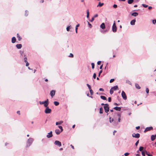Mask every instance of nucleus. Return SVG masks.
Listing matches in <instances>:
<instances>
[{
	"instance_id": "obj_31",
	"label": "nucleus",
	"mask_w": 156,
	"mask_h": 156,
	"mask_svg": "<svg viewBox=\"0 0 156 156\" xmlns=\"http://www.w3.org/2000/svg\"><path fill=\"white\" fill-rule=\"evenodd\" d=\"M89 10L87 9V18H88L89 17Z\"/></svg>"
},
{
	"instance_id": "obj_58",
	"label": "nucleus",
	"mask_w": 156,
	"mask_h": 156,
	"mask_svg": "<svg viewBox=\"0 0 156 156\" xmlns=\"http://www.w3.org/2000/svg\"><path fill=\"white\" fill-rule=\"evenodd\" d=\"M94 17H92L91 19L90 20L91 22H92L94 20Z\"/></svg>"
},
{
	"instance_id": "obj_62",
	"label": "nucleus",
	"mask_w": 156,
	"mask_h": 156,
	"mask_svg": "<svg viewBox=\"0 0 156 156\" xmlns=\"http://www.w3.org/2000/svg\"><path fill=\"white\" fill-rule=\"evenodd\" d=\"M139 143V140H138L137 141H136V144H135V145L137 146L138 144Z\"/></svg>"
},
{
	"instance_id": "obj_12",
	"label": "nucleus",
	"mask_w": 156,
	"mask_h": 156,
	"mask_svg": "<svg viewBox=\"0 0 156 156\" xmlns=\"http://www.w3.org/2000/svg\"><path fill=\"white\" fill-rule=\"evenodd\" d=\"M152 129H153V127L152 126L147 127L144 130V132H145L146 131H150Z\"/></svg>"
},
{
	"instance_id": "obj_35",
	"label": "nucleus",
	"mask_w": 156,
	"mask_h": 156,
	"mask_svg": "<svg viewBox=\"0 0 156 156\" xmlns=\"http://www.w3.org/2000/svg\"><path fill=\"white\" fill-rule=\"evenodd\" d=\"M152 23L154 24H156V20H153Z\"/></svg>"
},
{
	"instance_id": "obj_55",
	"label": "nucleus",
	"mask_w": 156,
	"mask_h": 156,
	"mask_svg": "<svg viewBox=\"0 0 156 156\" xmlns=\"http://www.w3.org/2000/svg\"><path fill=\"white\" fill-rule=\"evenodd\" d=\"M23 53V51H20V53L21 55H22V54Z\"/></svg>"
},
{
	"instance_id": "obj_64",
	"label": "nucleus",
	"mask_w": 156,
	"mask_h": 156,
	"mask_svg": "<svg viewBox=\"0 0 156 156\" xmlns=\"http://www.w3.org/2000/svg\"><path fill=\"white\" fill-rule=\"evenodd\" d=\"M17 114H19V115H20V112L19 111H17Z\"/></svg>"
},
{
	"instance_id": "obj_42",
	"label": "nucleus",
	"mask_w": 156,
	"mask_h": 156,
	"mask_svg": "<svg viewBox=\"0 0 156 156\" xmlns=\"http://www.w3.org/2000/svg\"><path fill=\"white\" fill-rule=\"evenodd\" d=\"M126 82L130 85H131V82L128 80H127L126 81Z\"/></svg>"
},
{
	"instance_id": "obj_29",
	"label": "nucleus",
	"mask_w": 156,
	"mask_h": 156,
	"mask_svg": "<svg viewBox=\"0 0 156 156\" xmlns=\"http://www.w3.org/2000/svg\"><path fill=\"white\" fill-rule=\"evenodd\" d=\"M103 112V109L102 107H101L100 108L99 113L100 114H102Z\"/></svg>"
},
{
	"instance_id": "obj_47",
	"label": "nucleus",
	"mask_w": 156,
	"mask_h": 156,
	"mask_svg": "<svg viewBox=\"0 0 156 156\" xmlns=\"http://www.w3.org/2000/svg\"><path fill=\"white\" fill-rule=\"evenodd\" d=\"M80 26V25L79 24H77L76 26V27H75V29H76V30H77V29H78V27H79Z\"/></svg>"
},
{
	"instance_id": "obj_20",
	"label": "nucleus",
	"mask_w": 156,
	"mask_h": 156,
	"mask_svg": "<svg viewBox=\"0 0 156 156\" xmlns=\"http://www.w3.org/2000/svg\"><path fill=\"white\" fill-rule=\"evenodd\" d=\"M135 86L136 88L138 89H139L140 88V86L139 85L136 83L135 84Z\"/></svg>"
},
{
	"instance_id": "obj_56",
	"label": "nucleus",
	"mask_w": 156,
	"mask_h": 156,
	"mask_svg": "<svg viewBox=\"0 0 156 156\" xmlns=\"http://www.w3.org/2000/svg\"><path fill=\"white\" fill-rule=\"evenodd\" d=\"M108 101L109 102H111V98L110 97H109L108 98Z\"/></svg>"
},
{
	"instance_id": "obj_23",
	"label": "nucleus",
	"mask_w": 156,
	"mask_h": 156,
	"mask_svg": "<svg viewBox=\"0 0 156 156\" xmlns=\"http://www.w3.org/2000/svg\"><path fill=\"white\" fill-rule=\"evenodd\" d=\"M63 122L62 121H60L56 122V125H61L62 123H63Z\"/></svg>"
},
{
	"instance_id": "obj_32",
	"label": "nucleus",
	"mask_w": 156,
	"mask_h": 156,
	"mask_svg": "<svg viewBox=\"0 0 156 156\" xmlns=\"http://www.w3.org/2000/svg\"><path fill=\"white\" fill-rule=\"evenodd\" d=\"M58 127L60 129L61 132H62L63 131L62 127L61 126H58Z\"/></svg>"
},
{
	"instance_id": "obj_38",
	"label": "nucleus",
	"mask_w": 156,
	"mask_h": 156,
	"mask_svg": "<svg viewBox=\"0 0 156 156\" xmlns=\"http://www.w3.org/2000/svg\"><path fill=\"white\" fill-rule=\"evenodd\" d=\"M87 23H88V25L89 26V27L90 28H91L92 27V25L88 21H87Z\"/></svg>"
},
{
	"instance_id": "obj_16",
	"label": "nucleus",
	"mask_w": 156,
	"mask_h": 156,
	"mask_svg": "<svg viewBox=\"0 0 156 156\" xmlns=\"http://www.w3.org/2000/svg\"><path fill=\"white\" fill-rule=\"evenodd\" d=\"M113 109L119 111H120L121 110V108L120 107H115L113 108Z\"/></svg>"
},
{
	"instance_id": "obj_48",
	"label": "nucleus",
	"mask_w": 156,
	"mask_h": 156,
	"mask_svg": "<svg viewBox=\"0 0 156 156\" xmlns=\"http://www.w3.org/2000/svg\"><path fill=\"white\" fill-rule=\"evenodd\" d=\"M102 70H101L99 71V74H98V76H100L101 74L102 73Z\"/></svg>"
},
{
	"instance_id": "obj_14",
	"label": "nucleus",
	"mask_w": 156,
	"mask_h": 156,
	"mask_svg": "<svg viewBox=\"0 0 156 156\" xmlns=\"http://www.w3.org/2000/svg\"><path fill=\"white\" fill-rule=\"evenodd\" d=\"M118 87L117 85L114 86L111 88V89L113 90H115L118 89Z\"/></svg>"
},
{
	"instance_id": "obj_24",
	"label": "nucleus",
	"mask_w": 156,
	"mask_h": 156,
	"mask_svg": "<svg viewBox=\"0 0 156 156\" xmlns=\"http://www.w3.org/2000/svg\"><path fill=\"white\" fill-rule=\"evenodd\" d=\"M155 136L154 135H152L151 136V139L152 141H154L155 139Z\"/></svg>"
},
{
	"instance_id": "obj_15",
	"label": "nucleus",
	"mask_w": 156,
	"mask_h": 156,
	"mask_svg": "<svg viewBox=\"0 0 156 156\" xmlns=\"http://www.w3.org/2000/svg\"><path fill=\"white\" fill-rule=\"evenodd\" d=\"M55 133L57 135L59 134L61 132V131H60L59 129H56L55 130Z\"/></svg>"
},
{
	"instance_id": "obj_61",
	"label": "nucleus",
	"mask_w": 156,
	"mask_h": 156,
	"mask_svg": "<svg viewBox=\"0 0 156 156\" xmlns=\"http://www.w3.org/2000/svg\"><path fill=\"white\" fill-rule=\"evenodd\" d=\"M98 16V15L97 14H95L94 16L93 17L94 18H96V17H97Z\"/></svg>"
},
{
	"instance_id": "obj_22",
	"label": "nucleus",
	"mask_w": 156,
	"mask_h": 156,
	"mask_svg": "<svg viewBox=\"0 0 156 156\" xmlns=\"http://www.w3.org/2000/svg\"><path fill=\"white\" fill-rule=\"evenodd\" d=\"M138 14L136 12H134L132 13L131 15L134 16H138Z\"/></svg>"
},
{
	"instance_id": "obj_50",
	"label": "nucleus",
	"mask_w": 156,
	"mask_h": 156,
	"mask_svg": "<svg viewBox=\"0 0 156 156\" xmlns=\"http://www.w3.org/2000/svg\"><path fill=\"white\" fill-rule=\"evenodd\" d=\"M114 80V79H111L110 80V83H112V82H113Z\"/></svg>"
},
{
	"instance_id": "obj_17",
	"label": "nucleus",
	"mask_w": 156,
	"mask_h": 156,
	"mask_svg": "<svg viewBox=\"0 0 156 156\" xmlns=\"http://www.w3.org/2000/svg\"><path fill=\"white\" fill-rule=\"evenodd\" d=\"M136 22L135 19H134L131 20L130 22V24L132 25H134Z\"/></svg>"
},
{
	"instance_id": "obj_1",
	"label": "nucleus",
	"mask_w": 156,
	"mask_h": 156,
	"mask_svg": "<svg viewBox=\"0 0 156 156\" xmlns=\"http://www.w3.org/2000/svg\"><path fill=\"white\" fill-rule=\"evenodd\" d=\"M34 141V139L33 138L30 137L28 139L27 141L26 147H28L30 146L32 144Z\"/></svg>"
},
{
	"instance_id": "obj_6",
	"label": "nucleus",
	"mask_w": 156,
	"mask_h": 156,
	"mask_svg": "<svg viewBox=\"0 0 156 156\" xmlns=\"http://www.w3.org/2000/svg\"><path fill=\"white\" fill-rule=\"evenodd\" d=\"M55 90H52L51 91L50 95L52 98H53L55 95Z\"/></svg>"
},
{
	"instance_id": "obj_39",
	"label": "nucleus",
	"mask_w": 156,
	"mask_h": 156,
	"mask_svg": "<svg viewBox=\"0 0 156 156\" xmlns=\"http://www.w3.org/2000/svg\"><path fill=\"white\" fill-rule=\"evenodd\" d=\"M87 87H88V88L89 89V90H90V89H91V86L90 85H89L88 84H87Z\"/></svg>"
},
{
	"instance_id": "obj_54",
	"label": "nucleus",
	"mask_w": 156,
	"mask_h": 156,
	"mask_svg": "<svg viewBox=\"0 0 156 156\" xmlns=\"http://www.w3.org/2000/svg\"><path fill=\"white\" fill-rule=\"evenodd\" d=\"M25 63H26V66H28L29 65V63L27 62Z\"/></svg>"
},
{
	"instance_id": "obj_26",
	"label": "nucleus",
	"mask_w": 156,
	"mask_h": 156,
	"mask_svg": "<svg viewBox=\"0 0 156 156\" xmlns=\"http://www.w3.org/2000/svg\"><path fill=\"white\" fill-rule=\"evenodd\" d=\"M54 104L55 106H58L59 105V103L58 101H55L54 102Z\"/></svg>"
},
{
	"instance_id": "obj_57",
	"label": "nucleus",
	"mask_w": 156,
	"mask_h": 156,
	"mask_svg": "<svg viewBox=\"0 0 156 156\" xmlns=\"http://www.w3.org/2000/svg\"><path fill=\"white\" fill-rule=\"evenodd\" d=\"M24 62H27V57H25V58H24Z\"/></svg>"
},
{
	"instance_id": "obj_13",
	"label": "nucleus",
	"mask_w": 156,
	"mask_h": 156,
	"mask_svg": "<svg viewBox=\"0 0 156 156\" xmlns=\"http://www.w3.org/2000/svg\"><path fill=\"white\" fill-rule=\"evenodd\" d=\"M100 27L103 29H104L105 28V25L104 23H102L100 26Z\"/></svg>"
},
{
	"instance_id": "obj_46",
	"label": "nucleus",
	"mask_w": 156,
	"mask_h": 156,
	"mask_svg": "<svg viewBox=\"0 0 156 156\" xmlns=\"http://www.w3.org/2000/svg\"><path fill=\"white\" fill-rule=\"evenodd\" d=\"M146 93H147V94H148V93H149V89H148V88H146Z\"/></svg>"
},
{
	"instance_id": "obj_8",
	"label": "nucleus",
	"mask_w": 156,
	"mask_h": 156,
	"mask_svg": "<svg viewBox=\"0 0 156 156\" xmlns=\"http://www.w3.org/2000/svg\"><path fill=\"white\" fill-rule=\"evenodd\" d=\"M53 136L52 132V131H50L49 133H48L47 135V137L48 138H50L52 137Z\"/></svg>"
},
{
	"instance_id": "obj_2",
	"label": "nucleus",
	"mask_w": 156,
	"mask_h": 156,
	"mask_svg": "<svg viewBox=\"0 0 156 156\" xmlns=\"http://www.w3.org/2000/svg\"><path fill=\"white\" fill-rule=\"evenodd\" d=\"M117 27L116 25L115 21H114V23L112 26V30L113 32H116L117 31Z\"/></svg>"
},
{
	"instance_id": "obj_33",
	"label": "nucleus",
	"mask_w": 156,
	"mask_h": 156,
	"mask_svg": "<svg viewBox=\"0 0 156 156\" xmlns=\"http://www.w3.org/2000/svg\"><path fill=\"white\" fill-rule=\"evenodd\" d=\"M113 91L114 90L111 88L110 89V93L111 94H112L113 93Z\"/></svg>"
},
{
	"instance_id": "obj_44",
	"label": "nucleus",
	"mask_w": 156,
	"mask_h": 156,
	"mask_svg": "<svg viewBox=\"0 0 156 156\" xmlns=\"http://www.w3.org/2000/svg\"><path fill=\"white\" fill-rule=\"evenodd\" d=\"M145 152H146V154L148 156H153L151 154L148 153L146 151H145Z\"/></svg>"
},
{
	"instance_id": "obj_52",
	"label": "nucleus",
	"mask_w": 156,
	"mask_h": 156,
	"mask_svg": "<svg viewBox=\"0 0 156 156\" xmlns=\"http://www.w3.org/2000/svg\"><path fill=\"white\" fill-rule=\"evenodd\" d=\"M129 154V153H126L124 154V155L125 156H127Z\"/></svg>"
},
{
	"instance_id": "obj_25",
	"label": "nucleus",
	"mask_w": 156,
	"mask_h": 156,
	"mask_svg": "<svg viewBox=\"0 0 156 156\" xmlns=\"http://www.w3.org/2000/svg\"><path fill=\"white\" fill-rule=\"evenodd\" d=\"M17 37L18 38V40L19 41H20L21 40L22 38L20 36V35L18 34H17Z\"/></svg>"
},
{
	"instance_id": "obj_43",
	"label": "nucleus",
	"mask_w": 156,
	"mask_h": 156,
	"mask_svg": "<svg viewBox=\"0 0 156 156\" xmlns=\"http://www.w3.org/2000/svg\"><path fill=\"white\" fill-rule=\"evenodd\" d=\"M69 57L73 58V55L72 53H70L69 55Z\"/></svg>"
},
{
	"instance_id": "obj_21",
	"label": "nucleus",
	"mask_w": 156,
	"mask_h": 156,
	"mask_svg": "<svg viewBox=\"0 0 156 156\" xmlns=\"http://www.w3.org/2000/svg\"><path fill=\"white\" fill-rule=\"evenodd\" d=\"M16 39L15 37H13L12 39V43H14L15 42Z\"/></svg>"
},
{
	"instance_id": "obj_45",
	"label": "nucleus",
	"mask_w": 156,
	"mask_h": 156,
	"mask_svg": "<svg viewBox=\"0 0 156 156\" xmlns=\"http://www.w3.org/2000/svg\"><path fill=\"white\" fill-rule=\"evenodd\" d=\"M90 94L92 95L93 94V91L91 89L89 90Z\"/></svg>"
},
{
	"instance_id": "obj_37",
	"label": "nucleus",
	"mask_w": 156,
	"mask_h": 156,
	"mask_svg": "<svg viewBox=\"0 0 156 156\" xmlns=\"http://www.w3.org/2000/svg\"><path fill=\"white\" fill-rule=\"evenodd\" d=\"M92 65V68L94 69V63H92L91 64Z\"/></svg>"
},
{
	"instance_id": "obj_3",
	"label": "nucleus",
	"mask_w": 156,
	"mask_h": 156,
	"mask_svg": "<svg viewBox=\"0 0 156 156\" xmlns=\"http://www.w3.org/2000/svg\"><path fill=\"white\" fill-rule=\"evenodd\" d=\"M51 109L49 108V107H47L44 110V112L46 114H49L51 112Z\"/></svg>"
},
{
	"instance_id": "obj_18",
	"label": "nucleus",
	"mask_w": 156,
	"mask_h": 156,
	"mask_svg": "<svg viewBox=\"0 0 156 156\" xmlns=\"http://www.w3.org/2000/svg\"><path fill=\"white\" fill-rule=\"evenodd\" d=\"M16 47L18 49H20L22 47V45L20 44H17L16 45Z\"/></svg>"
},
{
	"instance_id": "obj_51",
	"label": "nucleus",
	"mask_w": 156,
	"mask_h": 156,
	"mask_svg": "<svg viewBox=\"0 0 156 156\" xmlns=\"http://www.w3.org/2000/svg\"><path fill=\"white\" fill-rule=\"evenodd\" d=\"M142 155L144 156H145V152H144V151H142Z\"/></svg>"
},
{
	"instance_id": "obj_19",
	"label": "nucleus",
	"mask_w": 156,
	"mask_h": 156,
	"mask_svg": "<svg viewBox=\"0 0 156 156\" xmlns=\"http://www.w3.org/2000/svg\"><path fill=\"white\" fill-rule=\"evenodd\" d=\"M72 28V26L70 25V26H68L67 27H66V30L67 31H71V30H69L70 29H71V28Z\"/></svg>"
},
{
	"instance_id": "obj_4",
	"label": "nucleus",
	"mask_w": 156,
	"mask_h": 156,
	"mask_svg": "<svg viewBox=\"0 0 156 156\" xmlns=\"http://www.w3.org/2000/svg\"><path fill=\"white\" fill-rule=\"evenodd\" d=\"M124 100H126L127 99V96L125 92L123 91H122L121 94Z\"/></svg>"
},
{
	"instance_id": "obj_53",
	"label": "nucleus",
	"mask_w": 156,
	"mask_h": 156,
	"mask_svg": "<svg viewBox=\"0 0 156 156\" xmlns=\"http://www.w3.org/2000/svg\"><path fill=\"white\" fill-rule=\"evenodd\" d=\"M113 7L115 8H116L117 7V5L116 4H114L113 5Z\"/></svg>"
},
{
	"instance_id": "obj_49",
	"label": "nucleus",
	"mask_w": 156,
	"mask_h": 156,
	"mask_svg": "<svg viewBox=\"0 0 156 156\" xmlns=\"http://www.w3.org/2000/svg\"><path fill=\"white\" fill-rule=\"evenodd\" d=\"M93 77L94 79H95L96 78V74L95 73H94L93 74Z\"/></svg>"
},
{
	"instance_id": "obj_41",
	"label": "nucleus",
	"mask_w": 156,
	"mask_h": 156,
	"mask_svg": "<svg viewBox=\"0 0 156 156\" xmlns=\"http://www.w3.org/2000/svg\"><path fill=\"white\" fill-rule=\"evenodd\" d=\"M28 11L27 10H26L25 11V16H27L28 15Z\"/></svg>"
},
{
	"instance_id": "obj_7",
	"label": "nucleus",
	"mask_w": 156,
	"mask_h": 156,
	"mask_svg": "<svg viewBox=\"0 0 156 156\" xmlns=\"http://www.w3.org/2000/svg\"><path fill=\"white\" fill-rule=\"evenodd\" d=\"M49 104V102L48 99H47L45 101V102L44 104V105L45 107L47 108V107H48V106Z\"/></svg>"
},
{
	"instance_id": "obj_11",
	"label": "nucleus",
	"mask_w": 156,
	"mask_h": 156,
	"mask_svg": "<svg viewBox=\"0 0 156 156\" xmlns=\"http://www.w3.org/2000/svg\"><path fill=\"white\" fill-rule=\"evenodd\" d=\"M104 108L105 111L106 113H107L109 111V108L108 106H104Z\"/></svg>"
},
{
	"instance_id": "obj_63",
	"label": "nucleus",
	"mask_w": 156,
	"mask_h": 156,
	"mask_svg": "<svg viewBox=\"0 0 156 156\" xmlns=\"http://www.w3.org/2000/svg\"><path fill=\"white\" fill-rule=\"evenodd\" d=\"M117 115L119 117V118H121V115L119 114H118Z\"/></svg>"
},
{
	"instance_id": "obj_34",
	"label": "nucleus",
	"mask_w": 156,
	"mask_h": 156,
	"mask_svg": "<svg viewBox=\"0 0 156 156\" xmlns=\"http://www.w3.org/2000/svg\"><path fill=\"white\" fill-rule=\"evenodd\" d=\"M45 102V101H40L39 103L40 105H43V104L44 105V104Z\"/></svg>"
},
{
	"instance_id": "obj_9",
	"label": "nucleus",
	"mask_w": 156,
	"mask_h": 156,
	"mask_svg": "<svg viewBox=\"0 0 156 156\" xmlns=\"http://www.w3.org/2000/svg\"><path fill=\"white\" fill-rule=\"evenodd\" d=\"M132 136L133 137H135L136 138H138L140 136V135L139 133L135 134L134 133L132 134Z\"/></svg>"
},
{
	"instance_id": "obj_28",
	"label": "nucleus",
	"mask_w": 156,
	"mask_h": 156,
	"mask_svg": "<svg viewBox=\"0 0 156 156\" xmlns=\"http://www.w3.org/2000/svg\"><path fill=\"white\" fill-rule=\"evenodd\" d=\"M104 5L103 3H101L100 2L99 3L98 5H97V7H101Z\"/></svg>"
},
{
	"instance_id": "obj_40",
	"label": "nucleus",
	"mask_w": 156,
	"mask_h": 156,
	"mask_svg": "<svg viewBox=\"0 0 156 156\" xmlns=\"http://www.w3.org/2000/svg\"><path fill=\"white\" fill-rule=\"evenodd\" d=\"M142 5L144 7H145V8H146L148 6V5H146V4H142Z\"/></svg>"
},
{
	"instance_id": "obj_36",
	"label": "nucleus",
	"mask_w": 156,
	"mask_h": 156,
	"mask_svg": "<svg viewBox=\"0 0 156 156\" xmlns=\"http://www.w3.org/2000/svg\"><path fill=\"white\" fill-rule=\"evenodd\" d=\"M144 149V147H140L139 150L140 151H142Z\"/></svg>"
},
{
	"instance_id": "obj_30",
	"label": "nucleus",
	"mask_w": 156,
	"mask_h": 156,
	"mask_svg": "<svg viewBox=\"0 0 156 156\" xmlns=\"http://www.w3.org/2000/svg\"><path fill=\"white\" fill-rule=\"evenodd\" d=\"M133 2V0H129L128 3L129 4H132Z\"/></svg>"
},
{
	"instance_id": "obj_60",
	"label": "nucleus",
	"mask_w": 156,
	"mask_h": 156,
	"mask_svg": "<svg viewBox=\"0 0 156 156\" xmlns=\"http://www.w3.org/2000/svg\"><path fill=\"white\" fill-rule=\"evenodd\" d=\"M99 90L100 91H104V90L102 88H100L99 89Z\"/></svg>"
},
{
	"instance_id": "obj_10",
	"label": "nucleus",
	"mask_w": 156,
	"mask_h": 156,
	"mask_svg": "<svg viewBox=\"0 0 156 156\" xmlns=\"http://www.w3.org/2000/svg\"><path fill=\"white\" fill-rule=\"evenodd\" d=\"M109 119L110 122V123H112V124L114 125L115 126L118 124V123H116L115 122H114L113 119L112 120H111V118L110 117H109Z\"/></svg>"
},
{
	"instance_id": "obj_5",
	"label": "nucleus",
	"mask_w": 156,
	"mask_h": 156,
	"mask_svg": "<svg viewBox=\"0 0 156 156\" xmlns=\"http://www.w3.org/2000/svg\"><path fill=\"white\" fill-rule=\"evenodd\" d=\"M55 145H57L59 147H60L62 145L61 143V142L58 140H56L54 142Z\"/></svg>"
},
{
	"instance_id": "obj_27",
	"label": "nucleus",
	"mask_w": 156,
	"mask_h": 156,
	"mask_svg": "<svg viewBox=\"0 0 156 156\" xmlns=\"http://www.w3.org/2000/svg\"><path fill=\"white\" fill-rule=\"evenodd\" d=\"M100 98L103 100H106L107 99L106 98L105 96H100Z\"/></svg>"
},
{
	"instance_id": "obj_59",
	"label": "nucleus",
	"mask_w": 156,
	"mask_h": 156,
	"mask_svg": "<svg viewBox=\"0 0 156 156\" xmlns=\"http://www.w3.org/2000/svg\"><path fill=\"white\" fill-rule=\"evenodd\" d=\"M101 61H98V62H97V64L98 65H100L101 63Z\"/></svg>"
}]
</instances>
